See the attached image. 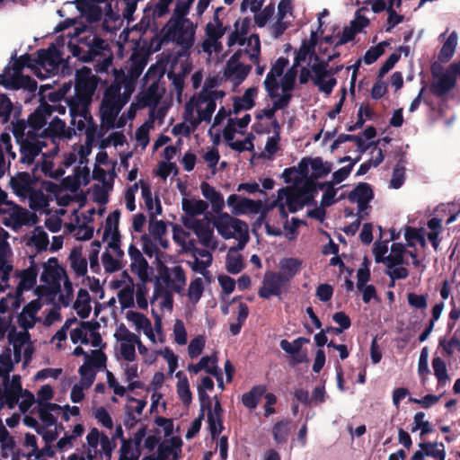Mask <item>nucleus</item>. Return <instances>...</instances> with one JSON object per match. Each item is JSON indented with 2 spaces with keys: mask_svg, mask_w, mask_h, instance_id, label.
I'll return each instance as SVG.
<instances>
[{
  "mask_svg": "<svg viewBox=\"0 0 460 460\" xmlns=\"http://www.w3.org/2000/svg\"><path fill=\"white\" fill-rule=\"evenodd\" d=\"M332 171L331 164L321 158L304 160L297 168L285 169L282 177L288 183H293L288 188L279 189L276 201L272 207H279L282 217H287L288 212H296L314 199L317 192L314 179L324 177Z\"/></svg>",
  "mask_w": 460,
  "mask_h": 460,
  "instance_id": "f257e3e1",
  "label": "nucleus"
},
{
  "mask_svg": "<svg viewBox=\"0 0 460 460\" xmlns=\"http://www.w3.org/2000/svg\"><path fill=\"white\" fill-rule=\"evenodd\" d=\"M288 61L284 58H279L272 65L264 81V85L273 99V105L258 111L256 118L259 120H265L273 126V128H279V124L274 119L276 111L284 108L291 98V90L293 89L296 72L295 68L287 70L283 75L284 69Z\"/></svg>",
  "mask_w": 460,
  "mask_h": 460,
  "instance_id": "f03ea898",
  "label": "nucleus"
},
{
  "mask_svg": "<svg viewBox=\"0 0 460 460\" xmlns=\"http://www.w3.org/2000/svg\"><path fill=\"white\" fill-rule=\"evenodd\" d=\"M181 208L184 215L181 217L185 227L193 230L199 242L207 248L215 250L218 246V239L214 234L213 228L208 222L198 219L197 217L203 215L208 208L206 201L195 198H183Z\"/></svg>",
  "mask_w": 460,
  "mask_h": 460,
  "instance_id": "7ed1b4c3",
  "label": "nucleus"
},
{
  "mask_svg": "<svg viewBox=\"0 0 460 460\" xmlns=\"http://www.w3.org/2000/svg\"><path fill=\"white\" fill-rule=\"evenodd\" d=\"M68 104L71 124L78 130H85L86 140L84 145L75 146L73 150L65 156L63 164L66 167L76 161L77 155H80L83 163V159L91 154L96 131V125L88 111V104L76 103L75 101H69Z\"/></svg>",
  "mask_w": 460,
  "mask_h": 460,
  "instance_id": "20e7f679",
  "label": "nucleus"
},
{
  "mask_svg": "<svg viewBox=\"0 0 460 460\" xmlns=\"http://www.w3.org/2000/svg\"><path fill=\"white\" fill-rule=\"evenodd\" d=\"M15 357L12 358L10 349H6L0 354V402H33L34 395L22 388L21 377L9 374L13 370Z\"/></svg>",
  "mask_w": 460,
  "mask_h": 460,
  "instance_id": "39448f33",
  "label": "nucleus"
},
{
  "mask_svg": "<svg viewBox=\"0 0 460 460\" xmlns=\"http://www.w3.org/2000/svg\"><path fill=\"white\" fill-rule=\"evenodd\" d=\"M40 281L45 283L51 293L58 292V300L60 305L67 307L71 304L73 284L56 258H49L43 264Z\"/></svg>",
  "mask_w": 460,
  "mask_h": 460,
  "instance_id": "423d86ee",
  "label": "nucleus"
},
{
  "mask_svg": "<svg viewBox=\"0 0 460 460\" xmlns=\"http://www.w3.org/2000/svg\"><path fill=\"white\" fill-rule=\"evenodd\" d=\"M251 21L248 19H239L234 24V30L227 36L226 44L229 48L238 44L241 48L235 53H239V58L242 56L258 65L261 54V41L257 34H251L248 36Z\"/></svg>",
  "mask_w": 460,
  "mask_h": 460,
  "instance_id": "0eeeda50",
  "label": "nucleus"
},
{
  "mask_svg": "<svg viewBox=\"0 0 460 460\" xmlns=\"http://www.w3.org/2000/svg\"><path fill=\"white\" fill-rule=\"evenodd\" d=\"M341 67L331 66L328 61L320 60L316 56L309 66H303L298 76L300 84L312 81L321 93L329 95L337 84L335 75Z\"/></svg>",
  "mask_w": 460,
  "mask_h": 460,
  "instance_id": "6e6552de",
  "label": "nucleus"
},
{
  "mask_svg": "<svg viewBox=\"0 0 460 460\" xmlns=\"http://www.w3.org/2000/svg\"><path fill=\"white\" fill-rule=\"evenodd\" d=\"M74 31V34L67 33V36L70 37L68 48L74 57L84 62H88L104 49V41L92 32L79 28H75Z\"/></svg>",
  "mask_w": 460,
  "mask_h": 460,
  "instance_id": "1a4fd4ad",
  "label": "nucleus"
},
{
  "mask_svg": "<svg viewBox=\"0 0 460 460\" xmlns=\"http://www.w3.org/2000/svg\"><path fill=\"white\" fill-rule=\"evenodd\" d=\"M208 223L212 224L218 234L224 239H235L238 242L237 247L240 250H243L249 241L248 225L226 212H218Z\"/></svg>",
  "mask_w": 460,
  "mask_h": 460,
  "instance_id": "9d476101",
  "label": "nucleus"
},
{
  "mask_svg": "<svg viewBox=\"0 0 460 460\" xmlns=\"http://www.w3.org/2000/svg\"><path fill=\"white\" fill-rule=\"evenodd\" d=\"M196 26L189 19H170L162 30V41L173 42L183 50L193 46Z\"/></svg>",
  "mask_w": 460,
  "mask_h": 460,
  "instance_id": "9b49d317",
  "label": "nucleus"
},
{
  "mask_svg": "<svg viewBox=\"0 0 460 460\" xmlns=\"http://www.w3.org/2000/svg\"><path fill=\"white\" fill-rule=\"evenodd\" d=\"M107 358L103 352L95 350L91 358H87L80 368V382L75 384L71 391V400L73 402H80L84 396V390L88 389L94 381L96 371L104 367Z\"/></svg>",
  "mask_w": 460,
  "mask_h": 460,
  "instance_id": "f8f14e48",
  "label": "nucleus"
},
{
  "mask_svg": "<svg viewBox=\"0 0 460 460\" xmlns=\"http://www.w3.org/2000/svg\"><path fill=\"white\" fill-rule=\"evenodd\" d=\"M119 91V88L116 85H110L104 93V97L101 104L100 113L102 127L106 130L113 128H122L127 122L124 115L117 120V116L124 106L119 102V100L117 97Z\"/></svg>",
  "mask_w": 460,
  "mask_h": 460,
  "instance_id": "ddd939ff",
  "label": "nucleus"
},
{
  "mask_svg": "<svg viewBox=\"0 0 460 460\" xmlns=\"http://www.w3.org/2000/svg\"><path fill=\"white\" fill-rule=\"evenodd\" d=\"M251 121V116L244 114L241 118L229 117L223 129V137L229 146L238 152L250 151L253 148L252 138L250 134L243 140H234L236 134H243V129Z\"/></svg>",
  "mask_w": 460,
  "mask_h": 460,
  "instance_id": "4468645a",
  "label": "nucleus"
},
{
  "mask_svg": "<svg viewBox=\"0 0 460 460\" xmlns=\"http://www.w3.org/2000/svg\"><path fill=\"white\" fill-rule=\"evenodd\" d=\"M126 319L137 332H143L152 344L163 341L162 320L159 316L155 318L154 325L146 315L136 311H128Z\"/></svg>",
  "mask_w": 460,
  "mask_h": 460,
  "instance_id": "2eb2a0df",
  "label": "nucleus"
},
{
  "mask_svg": "<svg viewBox=\"0 0 460 460\" xmlns=\"http://www.w3.org/2000/svg\"><path fill=\"white\" fill-rule=\"evenodd\" d=\"M206 93V91H200L185 104L184 111L189 115L190 119L199 124L202 121H210L217 108V104Z\"/></svg>",
  "mask_w": 460,
  "mask_h": 460,
  "instance_id": "dca6fc26",
  "label": "nucleus"
},
{
  "mask_svg": "<svg viewBox=\"0 0 460 460\" xmlns=\"http://www.w3.org/2000/svg\"><path fill=\"white\" fill-rule=\"evenodd\" d=\"M276 199L268 206L261 199L253 200L236 194H231L226 199V204L234 216L259 214L261 217H265L270 209L275 208L272 207Z\"/></svg>",
  "mask_w": 460,
  "mask_h": 460,
  "instance_id": "f3484780",
  "label": "nucleus"
},
{
  "mask_svg": "<svg viewBox=\"0 0 460 460\" xmlns=\"http://www.w3.org/2000/svg\"><path fill=\"white\" fill-rule=\"evenodd\" d=\"M32 181L29 173L22 172L11 179V185L17 195L29 197L31 204L38 208L48 207L50 196L45 197L43 194L33 191Z\"/></svg>",
  "mask_w": 460,
  "mask_h": 460,
  "instance_id": "a211bd4d",
  "label": "nucleus"
},
{
  "mask_svg": "<svg viewBox=\"0 0 460 460\" xmlns=\"http://www.w3.org/2000/svg\"><path fill=\"white\" fill-rule=\"evenodd\" d=\"M70 339L74 344L80 343L84 346H90L91 354H86V359L91 358L95 350L102 351V340L97 331V327L90 323H82L79 327L70 332Z\"/></svg>",
  "mask_w": 460,
  "mask_h": 460,
  "instance_id": "6ab92c4d",
  "label": "nucleus"
},
{
  "mask_svg": "<svg viewBox=\"0 0 460 460\" xmlns=\"http://www.w3.org/2000/svg\"><path fill=\"white\" fill-rule=\"evenodd\" d=\"M117 341L118 358L119 360H133L137 358L136 348L139 336L129 331L124 324L117 327L114 332Z\"/></svg>",
  "mask_w": 460,
  "mask_h": 460,
  "instance_id": "aec40b11",
  "label": "nucleus"
},
{
  "mask_svg": "<svg viewBox=\"0 0 460 460\" xmlns=\"http://www.w3.org/2000/svg\"><path fill=\"white\" fill-rule=\"evenodd\" d=\"M62 61V52L53 44L48 49H40L35 59V74L40 78L50 75Z\"/></svg>",
  "mask_w": 460,
  "mask_h": 460,
  "instance_id": "412c9836",
  "label": "nucleus"
},
{
  "mask_svg": "<svg viewBox=\"0 0 460 460\" xmlns=\"http://www.w3.org/2000/svg\"><path fill=\"white\" fill-rule=\"evenodd\" d=\"M22 304V294L13 289L0 299V340L12 328L14 312Z\"/></svg>",
  "mask_w": 460,
  "mask_h": 460,
  "instance_id": "4be33fe9",
  "label": "nucleus"
},
{
  "mask_svg": "<svg viewBox=\"0 0 460 460\" xmlns=\"http://www.w3.org/2000/svg\"><path fill=\"white\" fill-rule=\"evenodd\" d=\"M97 81L92 70L83 67L76 73V83L75 86V101L76 103L89 104L96 89Z\"/></svg>",
  "mask_w": 460,
  "mask_h": 460,
  "instance_id": "5701e85b",
  "label": "nucleus"
},
{
  "mask_svg": "<svg viewBox=\"0 0 460 460\" xmlns=\"http://www.w3.org/2000/svg\"><path fill=\"white\" fill-rule=\"evenodd\" d=\"M36 292L38 297L24 305L18 316V323L23 329H31L36 323L41 322L39 313L41 312L44 305H48V298L43 294V288H37Z\"/></svg>",
  "mask_w": 460,
  "mask_h": 460,
  "instance_id": "b1692460",
  "label": "nucleus"
},
{
  "mask_svg": "<svg viewBox=\"0 0 460 460\" xmlns=\"http://www.w3.org/2000/svg\"><path fill=\"white\" fill-rule=\"evenodd\" d=\"M186 283V278L183 270L179 266L172 268L162 267L159 270L155 279V286L180 293Z\"/></svg>",
  "mask_w": 460,
  "mask_h": 460,
  "instance_id": "393cba45",
  "label": "nucleus"
},
{
  "mask_svg": "<svg viewBox=\"0 0 460 460\" xmlns=\"http://www.w3.org/2000/svg\"><path fill=\"white\" fill-rule=\"evenodd\" d=\"M6 198V193L0 189V213L8 215V217L4 218V224L13 228L28 224L31 220L30 213L8 201Z\"/></svg>",
  "mask_w": 460,
  "mask_h": 460,
  "instance_id": "a878e982",
  "label": "nucleus"
},
{
  "mask_svg": "<svg viewBox=\"0 0 460 460\" xmlns=\"http://www.w3.org/2000/svg\"><path fill=\"white\" fill-rule=\"evenodd\" d=\"M27 330L28 329H23V331L16 332L11 331L10 329L7 332H9V341L13 348L15 362L23 360L25 364L28 363L33 352L32 343Z\"/></svg>",
  "mask_w": 460,
  "mask_h": 460,
  "instance_id": "bb28decb",
  "label": "nucleus"
},
{
  "mask_svg": "<svg viewBox=\"0 0 460 460\" xmlns=\"http://www.w3.org/2000/svg\"><path fill=\"white\" fill-rule=\"evenodd\" d=\"M362 3H369L374 13L387 11L388 17L386 21L385 31H390L394 27L402 22L403 15L397 13L393 7H399L402 0H367Z\"/></svg>",
  "mask_w": 460,
  "mask_h": 460,
  "instance_id": "cd10ccee",
  "label": "nucleus"
},
{
  "mask_svg": "<svg viewBox=\"0 0 460 460\" xmlns=\"http://www.w3.org/2000/svg\"><path fill=\"white\" fill-rule=\"evenodd\" d=\"M460 76V62L454 63L450 67L441 73H434L432 84L433 91L438 95H442L455 85L456 76Z\"/></svg>",
  "mask_w": 460,
  "mask_h": 460,
  "instance_id": "c85d7f7f",
  "label": "nucleus"
},
{
  "mask_svg": "<svg viewBox=\"0 0 460 460\" xmlns=\"http://www.w3.org/2000/svg\"><path fill=\"white\" fill-rule=\"evenodd\" d=\"M251 66L240 61L239 53H234L227 61L224 75L233 85L240 84L251 72Z\"/></svg>",
  "mask_w": 460,
  "mask_h": 460,
  "instance_id": "c756f323",
  "label": "nucleus"
},
{
  "mask_svg": "<svg viewBox=\"0 0 460 460\" xmlns=\"http://www.w3.org/2000/svg\"><path fill=\"white\" fill-rule=\"evenodd\" d=\"M7 237V232L0 226V292L9 287V276L13 271V266L7 261L10 254V247L5 242Z\"/></svg>",
  "mask_w": 460,
  "mask_h": 460,
  "instance_id": "7c9ffc66",
  "label": "nucleus"
},
{
  "mask_svg": "<svg viewBox=\"0 0 460 460\" xmlns=\"http://www.w3.org/2000/svg\"><path fill=\"white\" fill-rule=\"evenodd\" d=\"M128 252L131 260L130 269L132 272L137 274L143 284H145L150 278V269L147 261L140 251L134 245L130 244Z\"/></svg>",
  "mask_w": 460,
  "mask_h": 460,
  "instance_id": "2f4dec72",
  "label": "nucleus"
},
{
  "mask_svg": "<svg viewBox=\"0 0 460 460\" xmlns=\"http://www.w3.org/2000/svg\"><path fill=\"white\" fill-rule=\"evenodd\" d=\"M373 198V191L367 183L358 184L349 195L352 202H356L358 208V217L363 218L367 215V204Z\"/></svg>",
  "mask_w": 460,
  "mask_h": 460,
  "instance_id": "473e14b6",
  "label": "nucleus"
},
{
  "mask_svg": "<svg viewBox=\"0 0 460 460\" xmlns=\"http://www.w3.org/2000/svg\"><path fill=\"white\" fill-rule=\"evenodd\" d=\"M77 159L80 165L75 169L73 175L67 176L64 181L65 187L72 191H76L80 186H85L90 181V170L86 165H83L86 157L83 159V163L79 155Z\"/></svg>",
  "mask_w": 460,
  "mask_h": 460,
  "instance_id": "72a5a7b5",
  "label": "nucleus"
},
{
  "mask_svg": "<svg viewBox=\"0 0 460 460\" xmlns=\"http://www.w3.org/2000/svg\"><path fill=\"white\" fill-rule=\"evenodd\" d=\"M318 43V39L316 32L312 31L310 38L308 40H303L301 47L299 48L298 51L296 52V55L295 57V62L294 65L288 68V70H291L292 68H295L296 72L297 73V66L306 60H310V63L308 66L313 63L314 59L313 57H314V50L315 46Z\"/></svg>",
  "mask_w": 460,
  "mask_h": 460,
  "instance_id": "f704fd0d",
  "label": "nucleus"
},
{
  "mask_svg": "<svg viewBox=\"0 0 460 460\" xmlns=\"http://www.w3.org/2000/svg\"><path fill=\"white\" fill-rule=\"evenodd\" d=\"M287 282L280 278L279 273L267 272L264 275L262 286L259 290L260 296L270 298L272 296H279L282 287Z\"/></svg>",
  "mask_w": 460,
  "mask_h": 460,
  "instance_id": "c9c22d12",
  "label": "nucleus"
},
{
  "mask_svg": "<svg viewBox=\"0 0 460 460\" xmlns=\"http://www.w3.org/2000/svg\"><path fill=\"white\" fill-rule=\"evenodd\" d=\"M68 305H72L76 314L82 319L87 318L92 312V300L89 292L85 288H80L77 293L75 299L73 300Z\"/></svg>",
  "mask_w": 460,
  "mask_h": 460,
  "instance_id": "e433bc0d",
  "label": "nucleus"
},
{
  "mask_svg": "<svg viewBox=\"0 0 460 460\" xmlns=\"http://www.w3.org/2000/svg\"><path fill=\"white\" fill-rule=\"evenodd\" d=\"M141 195L144 199L145 206L151 218H155L162 214V206L157 197H153L151 187L148 182L140 181Z\"/></svg>",
  "mask_w": 460,
  "mask_h": 460,
  "instance_id": "4c0bfd02",
  "label": "nucleus"
},
{
  "mask_svg": "<svg viewBox=\"0 0 460 460\" xmlns=\"http://www.w3.org/2000/svg\"><path fill=\"white\" fill-rule=\"evenodd\" d=\"M52 110L58 111L60 113H64L66 109L59 105L53 107L44 104L40 105L29 118V124L33 129H40L44 127L47 123V116H49Z\"/></svg>",
  "mask_w": 460,
  "mask_h": 460,
  "instance_id": "58836bf2",
  "label": "nucleus"
},
{
  "mask_svg": "<svg viewBox=\"0 0 460 460\" xmlns=\"http://www.w3.org/2000/svg\"><path fill=\"white\" fill-rule=\"evenodd\" d=\"M60 404H37L31 411L38 413L43 428H49L56 424L57 417L54 414L60 415Z\"/></svg>",
  "mask_w": 460,
  "mask_h": 460,
  "instance_id": "ea45409f",
  "label": "nucleus"
},
{
  "mask_svg": "<svg viewBox=\"0 0 460 460\" xmlns=\"http://www.w3.org/2000/svg\"><path fill=\"white\" fill-rule=\"evenodd\" d=\"M73 219L67 224H66V228L74 233V235L77 240H89L92 238L93 234V229L91 226L86 224H81L79 217L77 215V210L75 208L72 209Z\"/></svg>",
  "mask_w": 460,
  "mask_h": 460,
  "instance_id": "a19ab883",
  "label": "nucleus"
},
{
  "mask_svg": "<svg viewBox=\"0 0 460 460\" xmlns=\"http://www.w3.org/2000/svg\"><path fill=\"white\" fill-rule=\"evenodd\" d=\"M139 74L140 71L137 70L129 77H124L121 84H119L117 80L114 84H111L119 88V91L117 93V97L122 105H125L128 102L131 94L135 91L136 80Z\"/></svg>",
  "mask_w": 460,
  "mask_h": 460,
  "instance_id": "79ce46f5",
  "label": "nucleus"
},
{
  "mask_svg": "<svg viewBox=\"0 0 460 460\" xmlns=\"http://www.w3.org/2000/svg\"><path fill=\"white\" fill-rule=\"evenodd\" d=\"M212 262V255L211 253L203 249H197L193 253V260L189 261L188 263L190 268L202 275H206L208 267Z\"/></svg>",
  "mask_w": 460,
  "mask_h": 460,
  "instance_id": "37998d69",
  "label": "nucleus"
},
{
  "mask_svg": "<svg viewBox=\"0 0 460 460\" xmlns=\"http://www.w3.org/2000/svg\"><path fill=\"white\" fill-rule=\"evenodd\" d=\"M301 261L295 258H283L279 262V274L287 283L290 281L300 270Z\"/></svg>",
  "mask_w": 460,
  "mask_h": 460,
  "instance_id": "c03bdc74",
  "label": "nucleus"
},
{
  "mask_svg": "<svg viewBox=\"0 0 460 460\" xmlns=\"http://www.w3.org/2000/svg\"><path fill=\"white\" fill-rule=\"evenodd\" d=\"M173 292L155 285L151 303L162 311H172L173 305Z\"/></svg>",
  "mask_w": 460,
  "mask_h": 460,
  "instance_id": "a18cd8bd",
  "label": "nucleus"
},
{
  "mask_svg": "<svg viewBox=\"0 0 460 460\" xmlns=\"http://www.w3.org/2000/svg\"><path fill=\"white\" fill-rule=\"evenodd\" d=\"M202 371L216 377L218 386L224 388V381L220 368L217 366L216 354L203 356L199 360Z\"/></svg>",
  "mask_w": 460,
  "mask_h": 460,
  "instance_id": "49530a36",
  "label": "nucleus"
},
{
  "mask_svg": "<svg viewBox=\"0 0 460 460\" xmlns=\"http://www.w3.org/2000/svg\"><path fill=\"white\" fill-rule=\"evenodd\" d=\"M15 275L19 279L15 290L22 294L23 291L31 289L36 284L38 271L36 267L31 266L28 269L17 271Z\"/></svg>",
  "mask_w": 460,
  "mask_h": 460,
  "instance_id": "de8ad7c7",
  "label": "nucleus"
},
{
  "mask_svg": "<svg viewBox=\"0 0 460 460\" xmlns=\"http://www.w3.org/2000/svg\"><path fill=\"white\" fill-rule=\"evenodd\" d=\"M119 212L114 211L108 216L103 227V239L110 241V245H115L119 241Z\"/></svg>",
  "mask_w": 460,
  "mask_h": 460,
  "instance_id": "09e8293b",
  "label": "nucleus"
},
{
  "mask_svg": "<svg viewBox=\"0 0 460 460\" xmlns=\"http://www.w3.org/2000/svg\"><path fill=\"white\" fill-rule=\"evenodd\" d=\"M202 195L211 203L215 213L222 211L225 206L223 196L207 182L200 185Z\"/></svg>",
  "mask_w": 460,
  "mask_h": 460,
  "instance_id": "8fccbe9b",
  "label": "nucleus"
},
{
  "mask_svg": "<svg viewBox=\"0 0 460 460\" xmlns=\"http://www.w3.org/2000/svg\"><path fill=\"white\" fill-rule=\"evenodd\" d=\"M242 399L243 402H257L261 400H265V402H276L275 395L268 393L264 385L254 386L250 392L245 393Z\"/></svg>",
  "mask_w": 460,
  "mask_h": 460,
  "instance_id": "3c124183",
  "label": "nucleus"
},
{
  "mask_svg": "<svg viewBox=\"0 0 460 460\" xmlns=\"http://www.w3.org/2000/svg\"><path fill=\"white\" fill-rule=\"evenodd\" d=\"M70 267L73 270L75 277H85L87 273V261L83 257L80 249H74L69 257Z\"/></svg>",
  "mask_w": 460,
  "mask_h": 460,
  "instance_id": "603ef678",
  "label": "nucleus"
},
{
  "mask_svg": "<svg viewBox=\"0 0 460 460\" xmlns=\"http://www.w3.org/2000/svg\"><path fill=\"white\" fill-rule=\"evenodd\" d=\"M161 98L159 88L156 83L151 84L146 91L137 96V101L143 107L155 108Z\"/></svg>",
  "mask_w": 460,
  "mask_h": 460,
  "instance_id": "864d4df0",
  "label": "nucleus"
},
{
  "mask_svg": "<svg viewBox=\"0 0 460 460\" xmlns=\"http://www.w3.org/2000/svg\"><path fill=\"white\" fill-rule=\"evenodd\" d=\"M221 38L207 35V38L202 43V50L208 54L209 58H217L218 61H222L225 58L224 55L218 56L223 49L222 43L219 40Z\"/></svg>",
  "mask_w": 460,
  "mask_h": 460,
  "instance_id": "5fc2aeb1",
  "label": "nucleus"
},
{
  "mask_svg": "<svg viewBox=\"0 0 460 460\" xmlns=\"http://www.w3.org/2000/svg\"><path fill=\"white\" fill-rule=\"evenodd\" d=\"M405 255H408V251L405 250L404 245L400 243H394L391 245L390 252L385 257L384 264L386 267H390L394 264H403L405 263Z\"/></svg>",
  "mask_w": 460,
  "mask_h": 460,
  "instance_id": "6e6d98bb",
  "label": "nucleus"
},
{
  "mask_svg": "<svg viewBox=\"0 0 460 460\" xmlns=\"http://www.w3.org/2000/svg\"><path fill=\"white\" fill-rule=\"evenodd\" d=\"M123 361L124 362L121 363V367L128 385L132 388L138 386L137 378L139 376V366L137 359Z\"/></svg>",
  "mask_w": 460,
  "mask_h": 460,
  "instance_id": "4d7b16f0",
  "label": "nucleus"
},
{
  "mask_svg": "<svg viewBox=\"0 0 460 460\" xmlns=\"http://www.w3.org/2000/svg\"><path fill=\"white\" fill-rule=\"evenodd\" d=\"M419 447L424 451L426 456L435 460H445L446 450L442 442H420Z\"/></svg>",
  "mask_w": 460,
  "mask_h": 460,
  "instance_id": "13d9d810",
  "label": "nucleus"
},
{
  "mask_svg": "<svg viewBox=\"0 0 460 460\" xmlns=\"http://www.w3.org/2000/svg\"><path fill=\"white\" fill-rule=\"evenodd\" d=\"M257 96L256 88H249L245 91L242 97L236 98L234 101V112L236 114L240 111H246L254 105V100Z\"/></svg>",
  "mask_w": 460,
  "mask_h": 460,
  "instance_id": "bf43d9fd",
  "label": "nucleus"
},
{
  "mask_svg": "<svg viewBox=\"0 0 460 460\" xmlns=\"http://www.w3.org/2000/svg\"><path fill=\"white\" fill-rule=\"evenodd\" d=\"M290 424L291 422L288 420H281L274 424L272 437L277 444L287 443L291 431Z\"/></svg>",
  "mask_w": 460,
  "mask_h": 460,
  "instance_id": "052dcab7",
  "label": "nucleus"
},
{
  "mask_svg": "<svg viewBox=\"0 0 460 460\" xmlns=\"http://www.w3.org/2000/svg\"><path fill=\"white\" fill-rule=\"evenodd\" d=\"M175 377L177 378L176 387L180 399L182 402H190L192 396L186 375L182 371H178L175 373Z\"/></svg>",
  "mask_w": 460,
  "mask_h": 460,
  "instance_id": "680f3d73",
  "label": "nucleus"
},
{
  "mask_svg": "<svg viewBox=\"0 0 460 460\" xmlns=\"http://www.w3.org/2000/svg\"><path fill=\"white\" fill-rule=\"evenodd\" d=\"M457 41V33L456 31H452L443 43L438 56L439 60L447 62L454 56Z\"/></svg>",
  "mask_w": 460,
  "mask_h": 460,
  "instance_id": "e2e57ef3",
  "label": "nucleus"
},
{
  "mask_svg": "<svg viewBox=\"0 0 460 460\" xmlns=\"http://www.w3.org/2000/svg\"><path fill=\"white\" fill-rule=\"evenodd\" d=\"M238 250L237 246L231 248L226 255V267L227 271L232 274L239 273L243 268L242 255L238 253Z\"/></svg>",
  "mask_w": 460,
  "mask_h": 460,
  "instance_id": "0e129e2a",
  "label": "nucleus"
},
{
  "mask_svg": "<svg viewBox=\"0 0 460 460\" xmlns=\"http://www.w3.org/2000/svg\"><path fill=\"white\" fill-rule=\"evenodd\" d=\"M222 12V8H217L213 20L209 22L206 26L207 35H211L216 38H222L226 31V27L224 26L223 22L219 18V13Z\"/></svg>",
  "mask_w": 460,
  "mask_h": 460,
  "instance_id": "69168bd1",
  "label": "nucleus"
},
{
  "mask_svg": "<svg viewBox=\"0 0 460 460\" xmlns=\"http://www.w3.org/2000/svg\"><path fill=\"white\" fill-rule=\"evenodd\" d=\"M154 128V122L152 120L145 122L136 131L135 138L137 146L144 150L149 144V134L151 129Z\"/></svg>",
  "mask_w": 460,
  "mask_h": 460,
  "instance_id": "338daca9",
  "label": "nucleus"
},
{
  "mask_svg": "<svg viewBox=\"0 0 460 460\" xmlns=\"http://www.w3.org/2000/svg\"><path fill=\"white\" fill-rule=\"evenodd\" d=\"M172 340L178 346L188 343V332L182 320L176 319L172 325Z\"/></svg>",
  "mask_w": 460,
  "mask_h": 460,
  "instance_id": "774afa93",
  "label": "nucleus"
}]
</instances>
